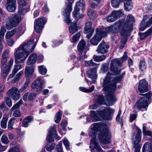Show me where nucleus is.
Here are the masks:
<instances>
[{
    "instance_id": "obj_39",
    "label": "nucleus",
    "mask_w": 152,
    "mask_h": 152,
    "mask_svg": "<svg viewBox=\"0 0 152 152\" xmlns=\"http://www.w3.org/2000/svg\"><path fill=\"white\" fill-rule=\"evenodd\" d=\"M62 113L61 111H59L57 112L55 117V122L56 123H58L61 121L62 117Z\"/></svg>"
},
{
    "instance_id": "obj_1",
    "label": "nucleus",
    "mask_w": 152,
    "mask_h": 152,
    "mask_svg": "<svg viewBox=\"0 0 152 152\" xmlns=\"http://www.w3.org/2000/svg\"><path fill=\"white\" fill-rule=\"evenodd\" d=\"M122 61L119 59L115 58L112 61L110 66V70L113 73L112 74L110 72H108L105 79L104 80L103 85L104 88L103 90L105 91L110 90H114L116 87V83L121 82L122 79L123 73L121 75L114 77L113 79L110 81V76L113 75H119L122 69H121Z\"/></svg>"
},
{
    "instance_id": "obj_18",
    "label": "nucleus",
    "mask_w": 152,
    "mask_h": 152,
    "mask_svg": "<svg viewBox=\"0 0 152 152\" xmlns=\"http://www.w3.org/2000/svg\"><path fill=\"white\" fill-rule=\"evenodd\" d=\"M44 83V81L41 80L39 77H38L33 82L31 85V87L32 89H36L37 92H40L43 88V86Z\"/></svg>"
},
{
    "instance_id": "obj_32",
    "label": "nucleus",
    "mask_w": 152,
    "mask_h": 152,
    "mask_svg": "<svg viewBox=\"0 0 152 152\" xmlns=\"http://www.w3.org/2000/svg\"><path fill=\"white\" fill-rule=\"evenodd\" d=\"M33 118L31 116H29L26 117L23 120V126L26 127H28L29 123L33 121Z\"/></svg>"
},
{
    "instance_id": "obj_38",
    "label": "nucleus",
    "mask_w": 152,
    "mask_h": 152,
    "mask_svg": "<svg viewBox=\"0 0 152 152\" xmlns=\"http://www.w3.org/2000/svg\"><path fill=\"white\" fill-rule=\"evenodd\" d=\"M39 72L42 75H45L47 72V69L43 65L39 66L38 67Z\"/></svg>"
},
{
    "instance_id": "obj_34",
    "label": "nucleus",
    "mask_w": 152,
    "mask_h": 152,
    "mask_svg": "<svg viewBox=\"0 0 152 152\" xmlns=\"http://www.w3.org/2000/svg\"><path fill=\"white\" fill-rule=\"evenodd\" d=\"M124 0H111V4L114 8H118L120 4L122 3Z\"/></svg>"
},
{
    "instance_id": "obj_42",
    "label": "nucleus",
    "mask_w": 152,
    "mask_h": 152,
    "mask_svg": "<svg viewBox=\"0 0 152 152\" xmlns=\"http://www.w3.org/2000/svg\"><path fill=\"white\" fill-rule=\"evenodd\" d=\"M124 7L126 11H129L131 10L133 7L131 2H126V4H124Z\"/></svg>"
},
{
    "instance_id": "obj_6",
    "label": "nucleus",
    "mask_w": 152,
    "mask_h": 152,
    "mask_svg": "<svg viewBox=\"0 0 152 152\" xmlns=\"http://www.w3.org/2000/svg\"><path fill=\"white\" fill-rule=\"evenodd\" d=\"M111 134L109 130L105 128L101 131L99 134V139L101 144H104L102 147L104 149L108 148L107 145L111 143Z\"/></svg>"
},
{
    "instance_id": "obj_41",
    "label": "nucleus",
    "mask_w": 152,
    "mask_h": 152,
    "mask_svg": "<svg viewBox=\"0 0 152 152\" xmlns=\"http://www.w3.org/2000/svg\"><path fill=\"white\" fill-rule=\"evenodd\" d=\"M106 56L104 55L98 56L94 55L93 56V58L95 61L99 62L104 60L106 58Z\"/></svg>"
},
{
    "instance_id": "obj_14",
    "label": "nucleus",
    "mask_w": 152,
    "mask_h": 152,
    "mask_svg": "<svg viewBox=\"0 0 152 152\" xmlns=\"http://www.w3.org/2000/svg\"><path fill=\"white\" fill-rule=\"evenodd\" d=\"M148 103L147 99L144 98H141L136 103L134 106L135 109L143 111V109H145V110H146L147 107L148 106Z\"/></svg>"
},
{
    "instance_id": "obj_57",
    "label": "nucleus",
    "mask_w": 152,
    "mask_h": 152,
    "mask_svg": "<svg viewBox=\"0 0 152 152\" xmlns=\"http://www.w3.org/2000/svg\"><path fill=\"white\" fill-rule=\"evenodd\" d=\"M108 10L105 7L102 8L99 11V13L100 15L107 14L108 13Z\"/></svg>"
},
{
    "instance_id": "obj_51",
    "label": "nucleus",
    "mask_w": 152,
    "mask_h": 152,
    "mask_svg": "<svg viewBox=\"0 0 152 152\" xmlns=\"http://www.w3.org/2000/svg\"><path fill=\"white\" fill-rule=\"evenodd\" d=\"M1 142L5 144H7L9 143V140L7 137L5 135H3L1 137Z\"/></svg>"
},
{
    "instance_id": "obj_17",
    "label": "nucleus",
    "mask_w": 152,
    "mask_h": 152,
    "mask_svg": "<svg viewBox=\"0 0 152 152\" xmlns=\"http://www.w3.org/2000/svg\"><path fill=\"white\" fill-rule=\"evenodd\" d=\"M13 61V58L10 59L7 65L6 64L3 69L1 68V70H3L1 72V75L3 78L5 79L7 77L12 67Z\"/></svg>"
},
{
    "instance_id": "obj_21",
    "label": "nucleus",
    "mask_w": 152,
    "mask_h": 152,
    "mask_svg": "<svg viewBox=\"0 0 152 152\" xmlns=\"http://www.w3.org/2000/svg\"><path fill=\"white\" fill-rule=\"evenodd\" d=\"M56 132V128L54 126H51L46 138L48 142H51L54 141L53 137L57 135Z\"/></svg>"
},
{
    "instance_id": "obj_23",
    "label": "nucleus",
    "mask_w": 152,
    "mask_h": 152,
    "mask_svg": "<svg viewBox=\"0 0 152 152\" xmlns=\"http://www.w3.org/2000/svg\"><path fill=\"white\" fill-rule=\"evenodd\" d=\"M6 7L8 11L13 12L16 8V0H7Z\"/></svg>"
},
{
    "instance_id": "obj_13",
    "label": "nucleus",
    "mask_w": 152,
    "mask_h": 152,
    "mask_svg": "<svg viewBox=\"0 0 152 152\" xmlns=\"http://www.w3.org/2000/svg\"><path fill=\"white\" fill-rule=\"evenodd\" d=\"M123 10H119L118 11L114 10L106 17V20L109 22H113L122 16Z\"/></svg>"
},
{
    "instance_id": "obj_20",
    "label": "nucleus",
    "mask_w": 152,
    "mask_h": 152,
    "mask_svg": "<svg viewBox=\"0 0 152 152\" xmlns=\"http://www.w3.org/2000/svg\"><path fill=\"white\" fill-rule=\"evenodd\" d=\"M109 48V45L103 41L98 46L96 51L99 53L104 54L107 53Z\"/></svg>"
},
{
    "instance_id": "obj_7",
    "label": "nucleus",
    "mask_w": 152,
    "mask_h": 152,
    "mask_svg": "<svg viewBox=\"0 0 152 152\" xmlns=\"http://www.w3.org/2000/svg\"><path fill=\"white\" fill-rule=\"evenodd\" d=\"M135 22L134 17L131 15H128L125 23H124V37H127L130 35V31L132 29V26ZM127 39L124 37V44Z\"/></svg>"
},
{
    "instance_id": "obj_12",
    "label": "nucleus",
    "mask_w": 152,
    "mask_h": 152,
    "mask_svg": "<svg viewBox=\"0 0 152 152\" xmlns=\"http://www.w3.org/2000/svg\"><path fill=\"white\" fill-rule=\"evenodd\" d=\"M47 22V19L44 17H40L36 19L35 20L34 26L35 31L37 33H40Z\"/></svg>"
},
{
    "instance_id": "obj_63",
    "label": "nucleus",
    "mask_w": 152,
    "mask_h": 152,
    "mask_svg": "<svg viewBox=\"0 0 152 152\" xmlns=\"http://www.w3.org/2000/svg\"><path fill=\"white\" fill-rule=\"evenodd\" d=\"M96 132L95 131L92 129L89 131L88 132L89 135L91 137H93V138L95 137L96 139Z\"/></svg>"
},
{
    "instance_id": "obj_35",
    "label": "nucleus",
    "mask_w": 152,
    "mask_h": 152,
    "mask_svg": "<svg viewBox=\"0 0 152 152\" xmlns=\"http://www.w3.org/2000/svg\"><path fill=\"white\" fill-rule=\"evenodd\" d=\"M87 15L89 17L93 19H95L98 16L96 13L91 9L88 10L87 12Z\"/></svg>"
},
{
    "instance_id": "obj_3",
    "label": "nucleus",
    "mask_w": 152,
    "mask_h": 152,
    "mask_svg": "<svg viewBox=\"0 0 152 152\" xmlns=\"http://www.w3.org/2000/svg\"><path fill=\"white\" fill-rule=\"evenodd\" d=\"M36 41L31 40L21 44L15 51L14 53L16 63H23L31 52L34 49L38 41L36 38Z\"/></svg>"
},
{
    "instance_id": "obj_45",
    "label": "nucleus",
    "mask_w": 152,
    "mask_h": 152,
    "mask_svg": "<svg viewBox=\"0 0 152 152\" xmlns=\"http://www.w3.org/2000/svg\"><path fill=\"white\" fill-rule=\"evenodd\" d=\"M56 152H64L62 148V142H60L58 145H57L56 148Z\"/></svg>"
},
{
    "instance_id": "obj_43",
    "label": "nucleus",
    "mask_w": 152,
    "mask_h": 152,
    "mask_svg": "<svg viewBox=\"0 0 152 152\" xmlns=\"http://www.w3.org/2000/svg\"><path fill=\"white\" fill-rule=\"evenodd\" d=\"M30 82V80H26L25 83L20 89V91L22 92L24 91L27 88Z\"/></svg>"
},
{
    "instance_id": "obj_48",
    "label": "nucleus",
    "mask_w": 152,
    "mask_h": 152,
    "mask_svg": "<svg viewBox=\"0 0 152 152\" xmlns=\"http://www.w3.org/2000/svg\"><path fill=\"white\" fill-rule=\"evenodd\" d=\"M37 94L35 92H31L28 95V99L32 101L34 99L37 95Z\"/></svg>"
},
{
    "instance_id": "obj_64",
    "label": "nucleus",
    "mask_w": 152,
    "mask_h": 152,
    "mask_svg": "<svg viewBox=\"0 0 152 152\" xmlns=\"http://www.w3.org/2000/svg\"><path fill=\"white\" fill-rule=\"evenodd\" d=\"M92 129L95 131L97 133L99 130V127L97 124L95 123L94 124Z\"/></svg>"
},
{
    "instance_id": "obj_11",
    "label": "nucleus",
    "mask_w": 152,
    "mask_h": 152,
    "mask_svg": "<svg viewBox=\"0 0 152 152\" xmlns=\"http://www.w3.org/2000/svg\"><path fill=\"white\" fill-rule=\"evenodd\" d=\"M134 128L137 131L135 139L133 141V148L135 149L134 152H140L141 145L139 143L141 140V129L136 126H135Z\"/></svg>"
},
{
    "instance_id": "obj_16",
    "label": "nucleus",
    "mask_w": 152,
    "mask_h": 152,
    "mask_svg": "<svg viewBox=\"0 0 152 152\" xmlns=\"http://www.w3.org/2000/svg\"><path fill=\"white\" fill-rule=\"evenodd\" d=\"M89 147L91 152H103L99 143L96 141L95 137L92 138L91 140Z\"/></svg>"
},
{
    "instance_id": "obj_53",
    "label": "nucleus",
    "mask_w": 152,
    "mask_h": 152,
    "mask_svg": "<svg viewBox=\"0 0 152 152\" xmlns=\"http://www.w3.org/2000/svg\"><path fill=\"white\" fill-rule=\"evenodd\" d=\"M49 9L48 7L47 3H45L42 9L41 12L47 14L48 12Z\"/></svg>"
},
{
    "instance_id": "obj_28",
    "label": "nucleus",
    "mask_w": 152,
    "mask_h": 152,
    "mask_svg": "<svg viewBox=\"0 0 152 152\" xmlns=\"http://www.w3.org/2000/svg\"><path fill=\"white\" fill-rule=\"evenodd\" d=\"M8 54L9 53L8 51L7 50L4 51L3 53L2 56L1 65V67L2 69H3L7 64V57Z\"/></svg>"
},
{
    "instance_id": "obj_60",
    "label": "nucleus",
    "mask_w": 152,
    "mask_h": 152,
    "mask_svg": "<svg viewBox=\"0 0 152 152\" xmlns=\"http://www.w3.org/2000/svg\"><path fill=\"white\" fill-rule=\"evenodd\" d=\"M23 71H21L17 74L16 77L14 78V80L15 81H18L20 79L21 75L23 74Z\"/></svg>"
},
{
    "instance_id": "obj_30",
    "label": "nucleus",
    "mask_w": 152,
    "mask_h": 152,
    "mask_svg": "<svg viewBox=\"0 0 152 152\" xmlns=\"http://www.w3.org/2000/svg\"><path fill=\"white\" fill-rule=\"evenodd\" d=\"M15 63L16 64L14 68L12 70V74H10L9 76L8 77L9 78H13L18 71L21 68V64H19V63L17 62Z\"/></svg>"
},
{
    "instance_id": "obj_24",
    "label": "nucleus",
    "mask_w": 152,
    "mask_h": 152,
    "mask_svg": "<svg viewBox=\"0 0 152 152\" xmlns=\"http://www.w3.org/2000/svg\"><path fill=\"white\" fill-rule=\"evenodd\" d=\"M107 101L108 102L109 105L112 106L116 101V97L113 92H110L108 93L106 95Z\"/></svg>"
},
{
    "instance_id": "obj_37",
    "label": "nucleus",
    "mask_w": 152,
    "mask_h": 152,
    "mask_svg": "<svg viewBox=\"0 0 152 152\" xmlns=\"http://www.w3.org/2000/svg\"><path fill=\"white\" fill-rule=\"evenodd\" d=\"M94 86L93 85L89 89H87L85 87H80L79 88L80 90L83 92L86 93H90L92 92L94 89Z\"/></svg>"
},
{
    "instance_id": "obj_40",
    "label": "nucleus",
    "mask_w": 152,
    "mask_h": 152,
    "mask_svg": "<svg viewBox=\"0 0 152 152\" xmlns=\"http://www.w3.org/2000/svg\"><path fill=\"white\" fill-rule=\"evenodd\" d=\"M127 60L128 65L129 67L133 65V61L132 59L130 58H129L126 55V52H124V61Z\"/></svg>"
},
{
    "instance_id": "obj_31",
    "label": "nucleus",
    "mask_w": 152,
    "mask_h": 152,
    "mask_svg": "<svg viewBox=\"0 0 152 152\" xmlns=\"http://www.w3.org/2000/svg\"><path fill=\"white\" fill-rule=\"evenodd\" d=\"M37 58V54L35 53L32 54L28 57L27 61V63L29 65H31L34 64Z\"/></svg>"
},
{
    "instance_id": "obj_29",
    "label": "nucleus",
    "mask_w": 152,
    "mask_h": 152,
    "mask_svg": "<svg viewBox=\"0 0 152 152\" xmlns=\"http://www.w3.org/2000/svg\"><path fill=\"white\" fill-rule=\"evenodd\" d=\"M96 68L94 67L89 69L87 71V73L89 78L91 79H96Z\"/></svg>"
},
{
    "instance_id": "obj_15",
    "label": "nucleus",
    "mask_w": 152,
    "mask_h": 152,
    "mask_svg": "<svg viewBox=\"0 0 152 152\" xmlns=\"http://www.w3.org/2000/svg\"><path fill=\"white\" fill-rule=\"evenodd\" d=\"M19 91L16 87H12L9 90L7 93V95L11 97L14 100H18L20 97V95Z\"/></svg>"
},
{
    "instance_id": "obj_54",
    "label": "nucleus",
    "mask_w": 152,
    "mask_h": 152,
    "mask_svg": "<svg viewBox=\"0 0 152 152\" xmlns=\"http://www.w3.org/2000/svg\"><path fill=\"white\" fill-rule=\"evenodd\" d=\"M5 102L7 105L9 107H10L12 105V101L9 97H6L5 98Z\"/></svg>"
},
{
    "instance_id": "obj_25",
    "label": "nucleus",
    "mask_w": 152,
    "mask_h": 152,
    "mask_svg": "<svg viewBox=\"0 0 152 152\" xmlns=\"http://www.w3.org/2000/svg\"><path fill=\"white\" fill-rule=\"evenodd\" d=\"M34 69V67L33 66L26 67L24 73L25 77L26 78V80H30V79L33 75Z\"/></svg>"
},
{
    "instance_id": "obj_56",
    "label": "nucleus",
    "mask_w": 152,
    "mask_h": 152,
    "mask_svg": "<svg viewBox=\"0 0 152 152\" xmlns=\"http://www.w3.org/2000/svg\"><path fill=\"white\" fill-rule=\"evenodd\" d=\"M85 65L87 66H94L96 65V64L93 62L92 60L88 61H85Z\"/></svg>"
},
{
    "instance_id": "obj_47",
    "label": "nucleus",
    "mask_w": 152,
    "mask_h": 152,
    "mask_svg": "<svg viewBox=\"0 0 152 152\" xmlns=\"http://www.w3.org/2000/svg\"><path fill=\"white\" fill-rule=\"evenodd\" d=\"M22 103L23 102L22 100L21 99L18 102L13 105L11 109V111H12L14 110L19 108L22 104Z\"/></svg>"
},
{
    "instance_id": "obj_4",
    "label": "nucleus",
    "mask_w": 152,
    "mask_h": 152,
    "mask_svg": "<svg viewBox=\"0 0 152 152\" xmlns=\"http://www.w3.org/2000/svg\"><path fill=\"white\" fill-rule=\"evenodd\" d=\"M115 111L110 107H106L100 111H91V116L93 122L102 120V119L110 120L112 119L111 114Z\"/></svg>"
},
{
    "instance_id": "obj_62",
    "label": "nucleus",
    "mask_w": 152,
    "mask_h": 152,
    "mask_svg": "<svg viewBox=\"0 0 152 152\" xmlns=\"http://www.w3.org/2000/svg\"><path fill=\"white\" fill-rule=\"evenodd\" d=\"M18 4L21 6L24 7L26 6L27 3L25 0H18Z\"/></svg>"
},
{
    "instance_id": "obj_2",
    "label": "nucleus",
    "mask_w": 152,
    "mask_h": 152,
    "mask_svg": "<svg viewBox=\"0 0 152 152\" xmlns=\"http://www.w3.org/2000/svg\"><path fill=\"white\" fill-rule=\"evenodd\" d=\"M28 9H25L22 7H19L18 12L19 14H15L11 16L8 17L6 20L5 26L2 27L0 30V53L3 49L1 40L3 38L4 34L6 31L5 28L8 30L16 27L21 20V15L28 12Z\"/></svg>"
},
{
    "instance_id": "obj_36",
    "label": "nucleus",
    "mask_w": 152,
    "mask_h": 152,
    "mask_svg": "<svg viewBox=\"0 0 152 152\" xmlns=\"http://www.w3.org/2000/svg\"><path fill=\"white\" fill-rule=\"evenodd\" d=\"M92 23L90 21H88L85 24L84 28V31H91V30L94 31V29L91 27Z\"/></svg>"
},
{
    "instance_id": "obj_50",
    "label": "nucleus",
    "mask_w": 152,
    "mask_h": 152,
    "mask_svg": "<svg viewBox=\"0 0 152 152\" xmlns=\"http://www.w3.org/2000/svg\"><path fill=\"white\" fill-rule=\"evenodd\" d=\"M63 143L65 145L66 149L68 151L69 150V142L68 140L66 138H64L63 140Z\"/></svg>"
},
{
    "instance_id": "obj_33",
    "label": "nucleus",
    "mask_w": 152,
    "mask_h": 152,
    "mask_svg": "<svg viewBox=\"0 0 152 152\" xmlns=\"http://www.w3.org/2000/svg\"><path fill=\"white\" fill-rule=\"evenodd\" d=\"M86 43V42L83 39H81L79 42L77 46L78 51L80 53H82L85 48Z\"/></svg>"
},
{
    "instance_id": "obj_61",
    "label": "nucleus",
    "mask_w": 152,
    "mask_h": 152,
    "mask_svg": "<svg viewBox=\"0 0 152 152\" xmlns=\"http://www.w3.org/2000/svg\"><path fill=\"white\" fill-rule=\"evenodd\" d=\"M147 28L145 22H141L140 25V30L141 31H143L145 29Z\"/></svg>"
},
{
    "instance_id": "obj_58",
    "label": "nucleus",
    "mask_w": 152,
    "mask_h": 152,
    "mask_svg": "<svg viewBox=\"0 0 152 152\" xmlns=\"http://www.w3.org/2000/svg\"><path fill=\"white\" fill-rule=\"evenodd\" d=\"M94 30H91V31H84V33L87 34L86 37L88 39H89L91 37L94 32Z\"/></svg>"
},
{
    "instance_id": "obj_46",
    "label": "nucleus",
    "mask_w": 152,
    "mask_h": 152,
    "mask_svg": "<svg viewBox=\"0 0 152 152\" xmlns=\"http://www.w3.org/2000/svg\"><path fill=\"white\" fill-rule=\"evenodd\" d=\"M80 33L78 32L75 35L73 36L72 37V40L73 42L76 43L80 37Z\"/></svg>"
},
{
    "instance_id": "obj_44",
    "label": "nucleus",
    "mask_w": 152,
    "mask_h": 152,
    "mask_svg": "<svg viewBox=\"0 0 152 152\" xmlns=\"http://www.w3.org/2000/svg\"><path fill=\"white\" fill-rule=\"evenodd\" d=\"M139 67L140 69L142 72L144 71L145 70L146 66L145 61H140L139 63Z\"/></svg>"
},
{
    "instance_id": "obj_26",
    "label": "nucleus",
    "mask_w": 152,
    "mask_h": 152,
    "mask_svg": "<svg viewBox=\"0 0 152 152\" xmlns=\"http://www.w3.org/2000/svg\"><path fill=\"white\" fill-rule=\"evenodd\" d=\"M76 21L74 23H72L69 27V32L73 34L76 32L79 29L81 28V27L79 26L77 27V23L78 20L76 19Z\"/></svg>"
},
{
    "instance_id": "obj_19",
    "label": "nucleus",
    "mask_w": 152,
    "mask_h": 152,
    "mask_svg": "<svg viewBox=\"0 0 152 152\" xmlns=\"http://www.w3.org/2000/svg\"><path fill=\"white\" fill-rule=\"evenodd\" d=\"M22 30V28L20 27L18 28H15L11 31H7L5 37L7 39H9L16 34V37L18 38L23 34L21 33Z\"/></svg>"
},
{
    "instance_id": "obj_22",
    "label": "nucleus",
    "mask_w": 152,
    "mask_h": 152,
    "mask_svg": "<svg viewBox=\"0 0 152 152\" xmlns=\"http://www.w3.org/2000/svg\"><path fill=\"white\" fill-rule=\"evenodd\" d=\"M138 89L141 93L147 91L148 90L147 82L144 80H140L139 83Z\"/></svg>"
},
{
    "instance_id": "obj_27",
    "label": "nucleus",
    "mask_w": 152,
    "mask_h": 152,
    "mask_svg": "<svg viewBox=\"0 0 152 152\" xmlns=\"http://www.w3.org/2000/svg\"><path fill=\"white\" fill-rule=\"evenodd\" d=\"M94 101L99 105L105 104V102L104 96L102 94H98L95 97Z\"/></svg>"
},
{
    "instance_id": "obj_52",
    "label": "nucleus",
    "mask_w": 152,
    "mask_h": 152,
    "mask_svg": "<svg viewBox=\"0 0 152 152\" xmlns=\"http://www.w3.org/2000/svg\"><path fill=\"white\" fill-rule=\"evenodd\" d=\"M7 118H3L1 122V126L2 128L5 129L7 127Z\"/></svg>"
},
{
    "instance_id": "obj_10",
    "label": "nucleus",
    "mask_w": 152,
    "mask_h": 152,
    "mask_svg": "<svg viewBox=\"0 0 152 152\" xmlns=\"http://www.w3.org/2000/svg\"><path fill=\"white\" fill-rule=\"evenodd\" d=\"M73 2V0H68L66 3V8L63 12L64 16L65 17L64 21L67 24H69L72 21L70 18V14L72 10V4Z\"/></svg>"
},
{
    "instance_id": "obj_8",
    "label": "nucleus",
    "mask_w": 152,
    "mask_h": 152,
    "mask_svg": "<svg viewBox=\"0 0 152 152\" xmlns=\"http://www.w3.org/2000/svg\"><path fill=\"white\" fill-rule=\"evenodd\" d=\"M85 4L84 0H79L76 3L74 10L72 12V15L73 17L77 20L83 17V15L80 14L79 11L81 9L83 12L85 10Z\"/></svg>"
},
{
    "instance_id": "obj_49",
    "label": "nucleus",
    "mask_w": 152,
    "mask_h": 152,
    "mask_svg": "<svg viewBox=\"0 0 152 152\" xmlns=\"http://www.w3.org/2000/svg\"><path fill=\"white\" fill-rule=\"evenodd\" d=\"M55 145V143H53L50 146H48V145H46L45 148L47 151H51L54 148Z\"/></svg>"
},
{
    "instance_id": "obj_5",
    "label": "nucleus",
    "mask_w": 152,
    "mask_h": 152,
    "mask_svg": "<svg viewBox=\"0 0 152 152\" xmlns=\"http://www.w3.org/2000/svg\"><path fill=\"white\" fill-rule=\"evenodd\" d=\"M111 29L109 28L99 27L96 29V34L91 39V44L94 45H97L103 37L107 36Z\"/></svg>"
},
{
    "instance_id": "obj_9",
    "label": "nucleus",
    "mask_w": 152,
    "mask_h": 152,
    "mask_svg": "<svg viewBox=\"0 0 152 152\" xmlns=\"http://www.w3.org/2000/svg\"><path fill=\"white\" fill-rule=\"evenodd\" d=\"M105 28H109L111 29L109 33L110 32L117 33L121 29L120 33L121 37H123L124 36V19L119 20L114 23L113 26Z\"/></svg>"
},
{
    "instance_id": "obj_59",
    "label": "nucleus",
    "mask_w": 152,
    "mask_h": 152,
    "mask_svg": "<svg viewBox=\"0 0 152 152\" xmlns=\"http://www.w3.org/2000/svg\"><path fill=\"white\" fill-rule=\"evenodd\" d=\"M101 69L103 72H106L108 69V66L106 64H103L101 66Z\"/></svg>"
},
{
    "instance_id": "obj_55",
    "label": "nucleus",
    "mask_w": 152,
    "mask_h": 152,
    "mask_svg": "<svg viewBox=\"0 0 152 152\" xmlns=\"http://www.w3.org/2000/svg\"><path fill=\"white\" fill-rule=\"evenodd\" d=\"M8 152H20V148L18 146H16L10 149Z\"/></svg>"
}]
</instances>
